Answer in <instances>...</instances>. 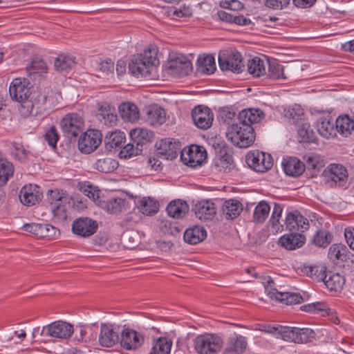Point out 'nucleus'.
<instances>
[{
  "label": "nucleus",
  "instance_id": "47",
  "mask_svg": "<svg viewBox=\"0 0 354 354\" xmlns=\"http://www.w3.org/2000/svg\"><path fill=\"white\" fill-rule=\"evenodd\" d=\"M328 289L333 291H339L342 289L345 279L338 273L328 274V277L323 281Z\"/></svg>",
  "mask_w": 354,
  "mask_h": 354
},
{
  "label": "nucleus",
  "instance_id": "40",
  "mask_svg": "<svg viewBox=\"0 0 354 354\" xmlns=\"http://www.w3.org/2000/svg\"><path fill=\"white\" fill-rule=\"evenodd\" d=\"M75 64V57L71 55H59L54 62V66L57 71H67Z\"/></svg>",
  "mask_w": 354,
  "mask_h": 354
},
{
  "label": "nucleus",
  "instance_id": "27",
  "mask_svg": "<svg viewBox=\"0 0 354 354\" xmlns=\"http://www.w3.org/2000/svg\"><path fill=\"white\" fill-rule=\"evenodd\" d=\"M285 173L290 176H299L305 170V165L297 158L290 157L282 162Z\"/></svg>",
  "mask_w": 354,
  "mask_h": 354
},
{
  "label": "nucleus",
  "instance_id": "15",
  "mask_svg": "<svg viewBox=\"0 0 354 354\" xmlns=\"http://www.w3.org/2000/svg\"><path fill=\"white\" fill-rule=\"evenodd\" d=\"M97 226L95 221L88 217H80L73 221L72 231L79 236L88 237L95 233Z\"/></svg>",
  "mask_w": 354,
  "mask_h": 354
},
{
  "label": "nucleus",
  "instance_id": "53",
  "mask_svg": "<svg viewBox=\"0 0 354 354\" xmlns=\"http://www.w3.org/2000/svg\"><path fill=\"white\" fill-rule=\"evenodd\" d=\"M14 168L12 163L0 161V187L6 184L8 179L12 176Z\"/></svg>",
  "mask_w": 354,
  "mask_h": 354
},
{
  "label": "nucleus",
  "instance_id": "51",
  "mask_svg": "<svg viewBox=\"0 0 354 354\" xmlns=\"http://www.w3.org/2000/svg\"><path fill=\"white\" fill-rule=\"evenodd\" d=\"M125 135L121 131L111 132L109 136L105 138V144L107 149L119 147L124 142Z\"/></svg>",
  "mask_w": 354,
  "mask_h": 354
},
{
  "label": "nucleus",
  "instance_id": "14",
  "mask_svg": "<svg viewBox=\"0 0 354 354\" xmlns=\"http://www.w3.org/2000/svg\"><path fill=\"white\" fill-rule=\"evenodd\" d=\"M192 118L198 128L206 130L212 124L214 113L207 106L198 105L192 109Z\"/></svg>",
  "mask_w": 354,
  "mask_h": 354
},
{
  "label": "nucleus",
  "instance_id": "46",
  "mask_svg": "<svg viewBox=\"0 0 354 354\" xmlns=\"http://www.w3.org/2000/svg\"><path fill=\"white\" fill-rule=\"evenodd\" d=\"M270 212V206L265 201H260L254 208L253 213V221L257 223L265 221Z\"/></svg>",
  "mask_w": 354,
  "mask_h": 354
},
{
  "label": "nucleus",
  "instance_id": "39",
  "mask_svg": "<svg viewBox=\"0 0 354 354\" xmlns=\"http://www.w3.org/2000/svg\"><path fill=\"white\" fill-rule=\"evenodd\" d=\"M248 71L255 77L265 75L266 74L265 62L258 57H254L248 62Z\"/></svg>",
  "mask_w": 354,
  "mask_h": 354
},
{
  "label": "nucleus",
  "instance_id": "20",
  "mask_svg": "<svg viewBox=\"0 0 354 354\" xmlns=\"http://www.w3.org/2000/svg\"><path fill=\"white\" fill-rule=\"evenodd\" d=\"M247 346L246 338L234 333L227 340L224 354H242L245 351Z\"/></svg>",
  "mask_w": 354,
  "mask_h": 354
},
{
  "label": "nucleus",
  "instance_id": "16",
  "mask_svg": "<svg viewBox=\"0 0 354 354\" xmlns=\"http://www.w3.org/2000/svg\"><path fill=\"white\" fill-rule=\"evenodd\" d=\"M287 230L291 232H304L309 227V222L299 212H289L286 216Z\"/></svg>",
  "mask_w": 354,
  "mask_h": 354
},
{
  "label": "nucleus",
  "instance_id": "21",
  "mask_svg": "<svg viewBox=\"0 0 354 354\" xmlns=\"http://www.w3.org/2000/svg\"><path fill=\"white\" fill-rule=\"evenodd\" d=\"M305 236L299 232H291L281 236L278 243L288 250H294L301 248L305 243Z\"/></svg>",
  "mask_w": 354,
  "mask_h": 354
},
{
  "label": "nucleus",
  "instance_id": "19",
  "mask_svg": "<svg viewBox=\"0 0 354 354\" xmlns=\"http://www.w3.org/2000/svg\"><path fill=\"white\" fill-rule=\"evenodd\" d=\"M97 118L106 126L112 127L115 125L118 117L114 106L106 102L99 104Z\"/></svg>",
  "mask_w": 354,
  "mask_h": 354
},
{
  "label": "nucleus",
  "instance_id": "17",
  "mask_svg": "<svg viewBox=\"0 0 354 354\" xmlns=\"http://www.w3.org/2000/svg\"><path fill=\"white\" fill-rule=\"evenodd\" d=\"M43 196L41 188L36 185H24L19 193L21 202L27 206H32L39 203Z\"/></svg>",
  "mask_w": 354,
  "mask_h": 354
},
{
  "label": "nucleus",
  "instance_id": "26",
  "mask_svg": "<svg viewBox=\"0 0 354 354\" xmlns=\"http://www.w3.org/2000/svg\"><path fill=\"white\" fill-rule=\"evenodd\" d=\"M263 118V113L260 109H248L242 110L239 115L238 120L241 124H245L252 127V124L258 123Z\"/></svg>",
  "mask_w": 354,
  "mask_h": 354
},
{
  "label": "nucleus",
  "instance_id": "38",
  "mask_svg": "<svg viewBox=\"0 0 354 354\" xmlns=\"http://www.w3.org/2000/svg\"><path fill=\"white\" fill-rule=\"evenodd\" d=\"M242 210V204L234 199L226 201L223 206V212L227 219L237 217Z\"/></svg>",
  "mask_w": 354,
  "mask_h": 354
},
{
  "label": "nucleus",
  "instance_id": "23",
  "mask_svg": "<svg viewBox=\"0 0 354 354\" xmlns=\"http://www.w3.org/2000/svg\"><path fill=\"white\" fill-rule=\"evenodd\" d=\"M119 336L114 330L112 326L106 324H101L100 333L99 335L100 344L104 347H111L118 343Z\"/></svg>",
  "mask_w": 354,
  "mask_h": 354
},
{
  "label": "nucleus",
  "instance_id": "1",
  "mask_svg": "<svg viewBox=\"0 0 354 354\" xmlns=\"http://www.w3.org/2000/svg\"><path fill=\"white\" fill-rule=\"evenodd\" d=\"M9 93L12 100L20 103L24 115H30L33 112V95L36 91L30 82L25 78H15L10 83Z\"/></svg>",
  "mask_w": 354,
  "mask_h": 354
},
{
  "label": "nucleus",
  "instance_id": "57",
  "mask_svg": "<svg viewBox=\"0 0 354 354\" xmlns=\"http://www.w3.org/2000/svg\"><path fill=\"white\" fill-rule=\"evenodd\" d=\"M59 234V230L46 223H41V228L40 231L39 237L41 238H55Z\"/></svg>",
  "mask_w": 354,
  "mask_h": 354
},
{
  "label": "nucleus",
  "instance_id": "49",
  "mask_svg": "<svg viewBox=\"0 0 354 354\" xmlns=\"http://www.w3.org/2000/svg\"><path fill=\"white\" fill-rule=\"evenodd\" d=\"M297 134L299 142H313L315 140V133L308 123H301L298 126Z\"/></svg>",
  "mask_w": 354,
  "mask_h": 354
},
{
  "label": "nucleus",
  "instance_id": "52",
  "mask_svg": "<svg viewBox=\"0 0 354 354\" xmlns=\"http://www.w3.org/2000/svg\"><path fill=\"white\" fill-rule=\"evenodd\" d=\"M142 151V147L137 145L136 142L131 140V142L126 145L120 151L119 155L121 158H130L133 156L139 155Z\"/></svg>",
  "mask_w": 354,
  "mask_h": 354
},
{
  "label": "nucleus",
  "instance_id": "10",
  "mask_svg": "<svg viewBox=\"0 0 354 354\" xmlns=\"http://www.w3.org/2000/svg\"><path fill=\"white\" fill-rule=\"evenodd\" d=\"M60 126L64 135L72 139L82 131L84 120L76 113H68L61 120Z\"/></svg>",
  "mask_w": 354,
  "mask_h": 354
},
{
  "label": "nucleus",
  "instance_id": "54",
  "mask_svg": "<svg viewBox=\"0 0 354 354\" xmlns=\"http://www.w3.org/2000/svg\"><path fill=\"white\" fill-rule=\"evenodd\" d=\"M125 201L121 198H114L109 200L106 203L107 211L111 214L121 212L123 209Z\"/></svg>",
  "mask_w": 354,
  "mask_h": 354
},
{
  "label": "nucleus",
  "instance_id": "5",
  "mask_svg": "<svg viewBox=\"0 0 354 354\" xmlns=\"http://www.w3.org/2000/svg\"><path fill=\"white\" fill-rule=\"evenodd\" d=\"M279 333L283 340L296 344L307 343L315 335L310 328L290 326H281Z\"/></svg>",
  "mask_w": 354,
  "mask_h": 354
},
{
  "label": "nucleus",
  "instance_id": "36",
  "mask_svg": "<svg viewBox=\"0 0 354 354\" xmlns=\"http://www.w3.org/2000/svg\"><path fill=\"white\" fill-rule=\"evenodd\" d=\"M337 131L343 135L351 134L354 129V112L353 118L348 115H339L335 120Z\"/></svg>",
  "mask_w": 354,
  "mask_h": 354
},
{
  "label": "nucleus",
  "instance_id": "2",
  "mask_svg": "<svg viewBox=\"0 0 354 354\" xmlns=\"http://www.w3.org/2000/svg\"><path fill=\"white\" fill-rule=\"evenodd\" d=\"M158 64L156 49L149 48L131 58L129 64V71L136 77H147Z\"/></svg>",
  "mask_w": 354,
  "mask_h": 354
},
{
  "label": "nucleus",
  "instance_id": "3",
  "mask_svg": "<svg viewBox=\"0 0 354 354\" xmlns=\"http://www.w3.org/2000/svg\"><path fill=\"white\" fill-rule=\"evenodd\" d=\"M226 138L234 146L239 148H247L255 140L254 130L249 125L239 123L229 126L226 132Z\"/></svg>",
  "mask_w": 354,
  "mask_h": 354
},
{
  "label": "nucleus",
  "instance_id": "31",
  "mask_svg": "<svg viewBox=\"0 0 354 354\" xmlns=\"http://www.w3.org/2000/svg\"><path fill=\"white\" fill-rule=\"evenodd\" d=\"M166 209L170 217L179 219L185 216L189 211V207L185 201L174 200L169 203Z\"/></svg>",
  "mask_w": 354,
  "mask_h": 354
},
{
  "label": "nucleus",
  "instance_id": "7",
  "mask_svg": "<svg viewBox=\"0 0 354 354\" xmlns=\"http://www.w3.org/2000/svg\"><path fill=\"white\" fill-rule=\"evenodd\" d=\"M73 330V325L59 320L44 326L40 335L45 337L68 339L71 337Z\"/></svg>",
  "mask_w": 354,
  "mask_h": 354
},
{
  "label": "nucleus",
  "instance_id": "37",
  "mask_svg": "<svg viewBox=\"0 0 354 354\" xmlns=\"http://www.w3.org/2000/svg\"><path fill=\"white\" fill-rule=\"evenodd\" d=\"M130 137L133 142L142 147L144 144L151 141L153 133L146 129L136 128L131 131Z\"/></svg>",
  "mask_w": 354,
  "mask_h": 354
},
{
  "label": "nucleus",
  "instance_id": "56",
  "mask_svg": "<svg viewBox=\"0 0 354 354\" xmlns=\"http://www.w3.org/2000/svg\"><path fill=\"white\" fill-rule=\"evenodd\" d=\"M65 193L59 189L49 190L48 192V201L52 206L56 205L58 203H63L67 200L64 196Z\"/></svg>",
  "mask_w": 354,
  "mask_h": 354
},
{
  "label": "nucleus",
  "instance_id": "18",
  "mask_svg": "<svg viewBox=\"0 0 354 354\" xmlns=\"http://www.w3.org/2000/svg\"><path fill=\"white\" fill-rule=\"evenodd\" d=\"M144 342L143 335L131 329H124L122 333L121 346L127 350H136Z\"/></svg>",
  "mask_w": 354,
  "mask_h": 354
},
{
  "label": "nucleus",
  "instance_id": "60",
  "mask_svg": "<svg viewBox=\"0 0 354 354\" xmlns=\"http://www.w3.org/2000/svg\"><path fill=\"white\" fill-rule=\"evenodd\" d=\"M218 165L224 171H230L234 167L232 156L227 153L222 156L219 159Z\"/></svg>",
  "mask_w": 354,
  "mask_h": 354
},
{
  "label": "nucleus",
  "instance_id": "12",
  "mask_svg": "<svg viewBox=\"0 0 354 354\" xmlns=\"http://www.w3.org/2000/svg\"><path fill=\"white\" fill-rule=\"evenodd\" d=\"M102 142V133L95 129H88L78 140V149L88 154L95 151Z\"/></svg>",
  "mask_w": 354,
  "mask_h": 354
},
{
  "label": "nucleus",
  "instance_id": "29",
  "mask_svg": "<svg viewBox=\"0 0 354 354\" xmlns=\"http://www.w3.org/2000/svg\"><path fill=\"white\" fill-rule=\"evenodd\" d=\"M207 236V232L203 227L194 226L188 228L184 233V240L191 245H196L202 242Z\"/></svg>",
  "mask_w": 354,
  "mask_h": 354
},
{
  "label": "nucleus",
  "instance_id": "24",
  "mask_svg": "<svg viewBox=\"0 0 354 354\" xmlns=\"http://www.w3.org/2000/svg\"><path fill=\"white\" fill-rule=\"evenodd\" d=\"M216 213L215 204L211 201H201L195 205L196 216L201 221L212 220Z\"/></svg>",
  "mask_w": 354,
  "mask_h": 354
},
{
  "label": "nucleus",
  "instance_id": "50",
  "mask_svg": "<svg viewBox=\"0 0 354 354\" xmlns=\"http://www.w3.org/2000/svg\"><path fill=\"white\" fill-rule=\"evenodd\" d=\"M333 234L328 230L322 229L317 231L313 236V243L319 247L326 248L333 241Z\"/></svg>",
  "mask_w": 354,
  "mask_h": 354
},
{
  "label": "nucleus",
  "instance_id": "33",
  "mask_svg": "<svg viewBox=\"0 0 354 354\" xmlns=\"http://www.w3.org/2000/svg\"><path fill=\"white\" fill-rule=\"evenodd\" d=\"M136 205L139 211L147 216L154 215L159 209L158 201L151 197H143L137 202Z\"/></svg>",
  "mask_w": 354,
  "mask_h": 354
},
{
  "label": "nucleus",
  "instance_id": "8",
  "mask_svg": "<svg viewBox=\"0 0 354 354\" xmlns=\"http://www.w3.org/2000/svg\"><path fill=\"white\" fill-rule=\"evenodd\" d=\"M218 65L222 71H231L239 73L242 71L244 64L242 55L239 52L230 53L221 51L218 54Z\"/></svg>",
  "mask_w": 354,
  "mask_h": 354
},
{
  "label": "nucleus",
  "instance_id": "44",
  "mask_svg": "<svg viewBox=\"0 0 354 354\" xmlns=\"http://www.w3.org/2000/svg\"><path fill=\"white\" fill-rule=\"evenodd\" d=\"M303 272L308 277L317 281H323L328 277L326 268L323 265L305 266Z\"/></svg>",
  "mask_w": 354,
  "mask_h": 354
},
{
  "label": "nucleus",
  "instance_id": "6",
  "mask_svg": "<svg viewBox=\"0 0 354 354\" xmlns=\"http://www.w3.org/2000/svg\"><path fill=\"white\" fill-rule=\"evenodd\" d=\"M248 165L254 171L263 173L273 166V158L270 154L259 150L249 151L245 156Z\"/></svg>",
  "mask_w": 354,
  "mask_h": 354
},
{
  "label": "nucleus",
  "instance_id": "13",
  "mask_svg": "<svg viewBox=\"0 0 354 354\" xmlns=\"http://www.w3.org/2000/svg\"><path fill=\"white\" fill-rule=\"evenodd\" d=\"M323 177L326 183L333 187L337 183L340 185L346 180L348 173L346 169L339 164H330L323 171Z\"/></svg>",
  "mask_w": 354,
  "mask_h": 354
},
{
  "label": "nucleus",
  "instance_id": "48",
  "mask_svg": "<svg viewBox=\"0 0 354 354\" xmlns=\"http://www.w3.org/2000/svg\"><path fill=\"white\" fill-rule=\"evenodd\" d=\"M171 342L167 338L160 337L153 342L149 354H169Z\"/></svg>",
  "mask_w": 354,
  "mask_h": 354
},
{
  "label": "nucleus",
  "instance_id": "25",
  "mask_svg": "<svg viewBox=\"0 0 354 354\" xmlns=\"http://www.w3.org/2000/svg\"><path fill=\"white\" fill-rule=\"evenodd\" d=\"M169 68L174 70L180 76H185L192 71V64L186 57L180 55L170 62Z\"/></svg>",
  "mask_w": 354,
  "mask_h": 354
},
{
  "label": "nucleus",
  "instance_id": "35",
  "mask_svg": "<svg viewBox=\"0 0 354 354\" xmlns=\"http://www.w3.org/2000/svg\"><path fill=\"white\" fill-rule=\"evenodd\" d=\"M349 251L346 245L339 243L333 244L328 250V257L334 263L338 261H346L348 259Z\"/></svg>",
  "mask_w": 354,
  "mask_h": 354
},
{
  "label": "nucleus",
  "instance_id": "34",
  "mask_svg": "<svg viewBox=\"0 0 354 354\" xmlns=\"http://www.w3.org/2000/svg\"><path fill=\"white\" fill-rule=\"evenodd\" d=\"M119 113L121 118L128 122H135L139 118L138 109L136 104L131 102H124L119 106Z\"/></svg>",
  "mask_w": 354,
  "mask_h": 354
},
{
  "label": "nucleus",
  "instance_id": "62",
  "mask_svg": "<svg viewBox=\"0 0 354 354\" xmlns=\"http://www.w3.org/2000/svg\"><path fill=\"white\" fill-rule=\"evenodd\" d=\"M45 138L48 145L53 147H55L59 140V134L55 127H51L45 134Z\"/></svg>",
  "mask_w": 354,
  "mask_h": 354
},
{
  "label": "nucleus",
  "instance_id": "55",
  "mask_svg": "<svg viewBox=\"0 0 354 354\" xmlns=\"http://www.w3.org/2000/svg\"><path fill=\"white\" fill-rule=\"evenodd\" d=\"M30 70L31 71L30 72V73L39 74L41 76L47 71L46 63L41 58L36 57L33 59L31 62Z\"/></svg>",
  "mask_w": 354,
  "mask_h": 354
},
{
  "label": "nucleus",
  "instance_id": "63",
  "mask_svg": "<svg viewBox=\"0 0 354 354\" xmlns=\"http://www.w3.org/2000/svg\"><path fill=\"white\" fill-rule=\"evenodd\" d=\"M267 7L274 10H282L288 6L290 0H264Z\"/></svg>",
  "mask_w": 354,
  "mask_h": 354
},
{
  "label": "nucleus",
  "instance_id": "58",
  "mask_svg": "<svg viewBox=\"0 0 354 354\" xmlns=\"http://www.w3.org/2000/svg\"><path fill=\"white\" fill-rule=\"evenodd\" d=\"M11 153L15 156L19 160L23 162L28 156V151L24 147V146L19 142H14L12 143V149Z\"/></svg>",
  "mask_w": 354,
  "mask_h": 354
},
{
  "label": "nucleus",
  "instance_id": "42",
  "mask_svg": "<svg viewBox=\"0 0 354 354\" xmlns=\"http://www.w3.org/2000/svg\"><path fill=\"white\" fill-rule=\"evenodd\" d=\"M306 162L305 168L313 170L314 172L319 171L324 167V160L322 156L316 153H308L304 156Z\"/></svg>",
  "mask_w": 354,
  "mask_h": 354
},
{
  "label": "nucleus",
  "instance_id": "30",
  "mask_svg": "<svg viewBox=\"0 0 354 354\" xmlns=\"http://www.w3.org/2000/svg\"><path fill=\"white\" fill-rule=\"evenodd\" d=\"M317 128L319 133L324 138H329L336 136V127L329 117H321L317 120Z\"/></svg>",
  "mask_w": 354,
  "mask_h": 354
},
{
  "label": "nucleus",
  "instance_id": "41",
  "mask_svg": "<svg viewBox=\"0 0 354 354\" xmlns=\"http://www.w3.org/2000/svg\"><path fill=\"white\" fill-rule=\"evenodd\" d=\"M198 71L207 75L212 74L216 71V63L214 56L207 55L199 57L197 59Z\"/></svg>",
  "mask_w": 354,
  "mask_h": 354
},
{
  "label": "nucleus",
  "instance_id": "9",
  "mask_svg": "<svg viewBox=\"0 0 354 354\" xmlns=\"http://www.w3.org/2000/svg\"><path fill=\"white\" fill-rule=\"evenodd\" d=\"M59 97L60 94L59 93L50 88H45L43 91L39 88V90L36 91V93L32 96L34 109H37L36 113L54 107Z\"/></svg>",
  "mask_w": 354,
  "mask_h": 354
},
{
  "label": "nucleus",
  "instance_id": "11",
  "mask_svg": "<svg viewBox=\"0 0 354 354\" xmlns=\"http://www.w3.org/2000/svg\"><path fill=\"white\" fill-rule=\"evenodd\" d=\"M207 158L205 149L201 146L192 145L184 148L180 152L182 162L191 167L201 165Z\"/></svg>",
  "mask_w": 354,
  "mask_h": 354
},
{
  "label": "nucleus",
  "instance_id": "64",
  "mask_svg": "<svg viewBox=\"0 0 354 354\" xmlns=\"http://www.w3.org/2000/svg\"><path fill=\"white\" fill-rule=\"evenodd\" d=\"M219 6L223 8L232 10H241L243 8V4L238 0H223L220 1Z\"/></svg>",
  "mask_w": 354,
  "mask_h": 354
},
{
  "label": "nucleus",
  "instance_id": "28",
  "mask_svg": "<svg viewBox=\"0 0 354 354\" xmlns=\"http://www.w3.org/2000/svg\"><path fill=\"white\" fill-rule=\"evenodd\" d=\"M178 142H172L169 139L162 140L160 143L156 144L159 153L165 156L168 160L175 159L178 156V151L180 150Z\"/></svg>",
  "mask_w": 354,
  "mask_h": 354
},
{
  "label": "nucleus",
  "instance_id": "61",
  "mask_svg": "<svg viewBox=\"0 0 354 354\" xmlns=\"http://www.w3.org/2000/svg\"><path fill=\"white\" fill-rule=\"evenodd\" d=\"M300 310L310 313L317 314L325 310V305L322 303H310L300 306Z\"/></svg>",
  "mask_w": 354,
  "mask_h": 354
},
{
  "label": "nucleus",
  "instance_id": "45",
  "mask_svg": "<svg viewBox=\"0 0 354 354\" xmlns=\"http://www.w3.org/2000/svg\"><path fill=\"white\" fill-rule=\"evenodd\" d=\"M118 167V161L109 157L100 158L94 165L95 169L102 173H111L117 169Z\"/></svg>",
  "mask_w": 354,
  "mask_h": 354
},
{
  "label": "nucleus",
  "instance_id": "4",
  "mask_svg": "<svg viewBox=\"0 0 354 354\" xmlns=\"http://www.w3.org/2000/svg\"><path fill=\"white\" fill-rule=\"evenodd\" d=\"M223 345L221 337L212 333L199 335L194 339V348L198 354H216Z\"/></svg>",
  "mask_w": 354,
  "mask_h": 354
},
{
  "label": "nucleus",
  "instance_id": "32",
  "mask_svg": "<svg viewBox=\"0 0 354 354\" xmlns=\"http://www.w3.org/2000/svg\"><path fill=\"white\" fill-rule=\"evenodd\" d=\"M166 120L165 111L157 105L151 106L147 112V121L151 126L161 125Z\"/></svg>",
  "mask_w": 354,
  "mask_h": 354
},
{
  "label": "nucleus",
  "instance_id": "59",
  "mask_svg": "<svg viewBox=\"0 0 354 354\" xmlns=\"http://www.w3.org/2000/svg\"><path fill=\"white\" fill-rule=\"evenodd\" d=\"M51 212L54 218L58 221H64L67 218V213L65 205L63 203H58L51 207Z\"/></svg>",
  "mask_w": 354,
  "mask_h": 354
},
{
  "label": "nucleus",
  "instance_id": "22",
  "mask_svg": "<svg viewBox=\"0 0 354 354\" xmlns=\"http://www.w3.org/2000/svg\"><path fill=\"white\" fill-rule=\"evenodd\" d=\"M268 295L272 299H276L287 305L301 304L304 299L299 293L290 292H279L275 288L268 290Z\"/></svg>",
  "mask_w": 354,
  "mask_h": 354
},
{
  "label": "nucleus",
  "instance_id": "43",
  "mask_svg": "<svg viewBox=\"0 0 354 354\" xmlns=\"http://www.w3.org/2000/svg\"><path fill=\"white\" fill-rule=\"evenodd\" d=\"M268 70L266 75L272 80H286V77L283 73V66L276 59H268L267 61Z\"/></svg>",
  "mask_w": 354,
  "mask_h": 354
}]
</instances>
